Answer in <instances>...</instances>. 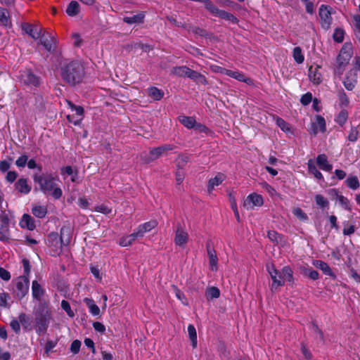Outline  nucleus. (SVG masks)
Masks as SVG:
<instances>
[{"mask_svg": "<svg viewBox=\"0 0 360 360\" xmlns=\"http://www.w3.org/2000/svg\"><path fill=\"white\" fill-rule=\"evenodd\" d=\"M84 68L79 61H72L62 68L61 75L71 85L81 82L84 77Z\"/></svg>", "mask_w": 360, "mask_h": 360, "instance_id": "obj_1", "label": "nucleus"}, {"mask_svg": "<svg viewBox=\"0 0 360 360\" xmlns=\"http://www.w3.org/2000/svg\"><path fill=\"white\" fill-rule=\"evenodd\" d=\"M266 269L273 281L271 285L273 289L283 285L285 281L293 283V271L290 266H284L281 271H278L274 264H269Z\"/></svg>", "mask_w": 360, "mask_h": 360, "instance_id": "obj_2", "label": "nucleus"}, {"mask_svg": "<svg viewBox=\"0 0 360 360\" xmlns=\"http://www.w3.org/2000/svg\"><path fill=\"white\" fill-rule=\"evenodd\" d=\"M34 182L39 184L40 189L44 193L51 192V195L55 199H59L63 194L60 188L56 186L55 183L56 178L51 174L39 175L34 174L33 176Z\"/></svg>", "mask_w": 360, "mask_h": 360, "instance_id": "obj_3", "label": "nucleus"}, {"mask_svg": "<svg viewBox=\"0 0 360 360\" xmlns=\"http://www.w3.org/2000/svg\"><path fill=\"white\" fill-rule=\"evenodd\" d=\"M352 47L351 44H345L341 49L337 58V67L335 69V73L342 75L345 67L349 63L352 56Z\"/></svg>", "mask_w": 360, "mask_h": 360, "instance_id": "obj_4", "label": "nucleus"}, {"mask_svg": "<svg viewBox=\"0 0 360 360\" xmlns=\"http://www.w3.org/2000/svg\"><path fill=\"white\" fill-rule=\"evenodd\" d=\"M176 148L174 145L165 144L157 148H153L150 150L149 157L145 160V162L148 163L155 160L162 155L167 154L168 151L172 150Z\"/></svg>", "mask_w": 360, "mask_h": 360, "instance_id": "obj_5", "label": "nucleus"}, {"mask_svg": "<svg viewBox=\"0 0 360 360\" xmlns=\"http://www.w3.org/2000/svg\"><path fill=\"white\" fill-rule=\"evenodd\" d=\"M67 103L70 108L75 112V115H69L67 116L68 120L75 125H79L84 117V108L80 105H75L70 101H68Z\"/></svg>", "mask_w": 360, "mask_h": 360, "instance_id": "obj_6", "label": "nucleus"}, {"mask_svg": "<svg viewBox=\"0 0 360 360\" xmlns=\"http://www.w3.org/2000/svg\"><path fill=\"white\" fill-rule=\"evenodd\" d=\"M15 292L19 298H22L28 292L29 280L25 276H20L15 281Z\"/></svg>", "mask_w": 360, "mask_h": 360, "instance_id": "obj_7", "label": "nucleus"}, {"mask_svg": "<svg viewBox=\"0 0 360 360\" xmlns=\"http://www.w3.org/2000/svg\"><path fill=\"white\" fill-rule=\"evenodd\" d=\"M206 8L215 16H218L222 19L230 20L233 22H236V18L231 13H229L224 11L218 9L215 6L213 5L212 1H205Z\"/></svg>", "mask_w": 360, "mask_h": 360, "instance_id": "obj_8", "label": "nucleus"}, {"mask_svg": "<svg viewBox=\"0 0 360 360\" xmlns=\"http://www.w3.org/2000/svg\"><path fill=\"white\" fill-rule=\"evenodd\" d=\"M263 198L255 193L250 194L244 200L243 207L248 210H253L255 207H260L263 205Z\"/></svg>", "mask_w": 360, "mask_h": 360, "instance_id": "obj_9", "label": "nucleus"}, {"mask_svg": "<svg viewBox=\"0 0 360 360\" xmlns=\"http://www.w3.org/2000/svg\"><path fill=\"white\" fill-rule=\"evenodd\" d=\"M39 39L40 44L44 46L47 51L52 52L54 51L55 39L49 32L43 30Z\"/></svg>", "mask_w": 360, "mask_h": 360, "instance_id": "obj_10", "label": "nucleus"}, {"mask_svg": "<svg viewBox=\"0 0 360 360\" xmlns=\"http://www.w3.org/2000/svg\"><path fill=\"white\" fill-rule=\"evenodd\" d=\"M188 240V234L181 225L176 228L174 243L176 245L184 247Z\"/></svg>", "mask_w": 360, "mask_h": 360, "instance_id": "obj_11", "label": "nucleus"}, {"mask_svg": "<svg viewBox=\"0 0 360 360\" xmlns=\"http://www.w3.org/2000/svg\"><path fill=\"white\" fill-rule=\"evenodd\" d=\"M157 226V221L151 220L139 225L134 231V232L136 236H138V238H142L146 233L149 232L150 231L155 228Z\"/></svg>", "mask_w": 360, "mask_h": 360, "instance_id": "obj_12", "label": "nucleus"}, {"mask_svg": "<svg viewBox=\"0 0 360 360\" xmlns=\"http://www.w3.org/2000/svg\"><path fill=\"white\" fill-rule=\"evenodd\" d=\"M22 29L34 39H39L43 32V28L39 25L25 24Z\"/></svg>", "mask_w": 360, "mask_h": 360, "instance_id": "obj_13", "label": "nucleus"}, {"mask_svg": "<svg viewBox=\"0 0 360 360\" xmlns=\"http://www.w3.org/2000/svg\"><path fill=\"white\" fill-rule=\"evenodd\" d=\"M227 75L233 79H236V80H238L239 82H245L250 85L253 84L252 80L250 78L246 77L243 72H242L239 70H229Z\"/></svg>", "mask_w": 360, "mask_h": 360, "instance_id": "obj_14", "label": "nucleus"}, {"mask_svg": "<svg viewBox=\"0 0 360 360\" xmlns=\"http://www.w3.org/2000/svg\"><path fill=\"white\" fill-rule=\"evenodd\" d=\"M207 255L209 257V263L210 269L213 271H216L218 269V258L216 254V251L214 248H211L210 245L207 246Z\"/></svg>", "mask_w": 360, "mask_h": 360, "instance_id": "obj_15", "label": "nucleus"}, {"mask_svg": "<svg viewBox=\"0 0 360 360\" xmlns=\"http://www.w3.org/2000/svg\"><path fill=\"white\" fill-rule=\"evenodd\" d=\"M226 179L224 174L219 172L214 178H212L208 181L207 191L211 193L215 186L220 185Z\"/></svg>", "mask_w": 360, "mask_h": 360, "instance_id": "obj_16", "label": "nucleus"}, {"mask_svg": "<svg viewBox=\"0 0 360 360\" xmlns=\"http://www.w3.org/2000/svg\"><path fill=\"white\" fill-rule=\"evenodd\" d=\"M316 164L323 171L330 172L333 169L332 165L328 162L327 156L325 154H321L317 156Z\"/></svg>", "mask_w": 360, "mask_h": 360, "instance_id": "obj_17", "label": "nucleus"}, {"mask_svg": "<svg viewBox=\"0 0 360 360\" xmlns=\"http://www.w3.org/2000/svg\"><path fill=\"white\" fill-rule=\"evenodd\" d=\"M0 24L6 27L12 25L10 13L6 8L0 7Z\"/></svg>", "mask_w": 360, "mask_h": 360, "instance_id": "obj_18", "label": "nucleus"}, {"mask_svg": "<svg viewBox=\"0 0 360 360\" xmlns=\"http://www.w3.org/2000/svg\"><path fill=\"white\" fill-rule=\"evenodd\" d=\"M81 11V5L78 1H70L65 11L69 16L73 17L79 14Z\"/></svg>", "mask_w": 360, "mask_h": 360, "instance_id": "obj_19", "label": "nucleus"}, {"mask_svg": "<svg viewBox=\"0 0 360 360\" xmlns=\"http://www.w3.org/2000/svg\"><path fill=\"white\" fill-rule=\"evenodd\" d=\"M319 67L316 66L313 68L310 67L309 69V77L310 80L316 85L319 84L321 81V74L319 72Z\"/></svg>", "mask_w": 360, "mask_h": 360, "instance_id": "obj_20", "label": "nucleus"}, {"mask_svg": "<svg viewBox=\"0 0 360 360\" xmlns=\"http://www.w3.org/2000/svg\"><path fill=\"white\" fill-rule=\"evenodd\" d=\"M15 186L16 190L24 194H27L31 191V186L28 184L26 179H19L15 183Z\"/></svg>", "mask_w": 360, "mask_h": 360, "instance_id": "obj_21", "label": "nucleus"}, {"mask_svg": "<svg viewBox=\"0 0 360 360\" xmlns=\"http://www.w3.org/2000/svg\"><path fill=\"white\" fill-rule=\"evenodd\" d=\"M22 80L25 84L37 86L39 84V79L30 71L25 72L22 75Z\"/></svg>", "mask_w": 360, "mask_h": 360, "instance_id": "obj_22", "label": "nucleus"}, {"mask_svg": "<svg viewBox=\"0 0 360 360\" xmlns=\"http://www.w3.org/2000/svg\"><path fill=\"white\" fill-rule=\"evenodd\" d=\"M145 14L143 12H141L131 16H125L123 18V21L127 24H139L143 22Z\"/></svg>", "mask_w": 360, "mask_h": 360, "instance_id": "obj_23", "label": "nucleus"}, {"mask_svg": "<svg viewBox=\"0 0 360 360\" xmlns=\"http://www.w3.org/2000/svg\"><path fill=\"white\" fill-rule=\"evenodd\" d=\"M19 321L25 330H30L32 328V317L26 314L22 313L18 316Z\"/></svg>", "mask_w": 360, "mask_h": 360, "instance_id": "obj_24", "label": "nucleus"}, {"mask_svg": "<svg viewBox=\"0 0 360 360\" xmlns=\"http://www.w3.org/2000/svg\"><path fill=\"white\" fill-rule=\"evenodd\" d=\"M136 238H138V236H136L135 232H134L131 234L120 238L119 240V245L122 247L130 246L133 244Z\"/></svg>", "mask_w": 360, "mask_h": 360, "instance_id": "obj_25", "label": "nucleus"}, {"mask_svg": "<svg viewBox=\"0 0 360 360\" xmlns=\"http://www.w3.org/2000/svg\"><path fill=\"white\" fill-rule=\"evenodd\" d=\"M178 120L181 124L188 129H193L195 126L196 121L193 117L180 115Z\"/></svg>", "mask_w": 360, "mask_h": 360, "instance_id": "obj_26", "label": "nucleus"}, {"mask_svg": "<svg viewBox=\"0 0 360 360\" xmlns=\"http://www.w3.org/2000/svg\"><path fill=\"white\" fill-rule=\"evenodd\" d=\"M32 214L38 218H44L47 214V207L44 205H35L32 209Z\"/></svg>", "mask_w": 360, "mask_h": 360, "instance_id": "obj_27", "label": "nucleus"}, {"mask_svg": "<svg viewBox=\"0 0 360 360\" xmlns=\"http://www.w3.org/2000/svg\"><path fill=\"white\" fill-rule=\"evenodd\" d=\"M22 228H27L29 230H33L35 228L34 219L28 214H24L20 221Z\"/></svg>", "mask_w": 360, "mask_h": 360, "instance_id": "obj_28", "label": "nucleus"}, {"mask_svg": "<svg viewBox=\"0 0 360 360\" xmlns=\"http://www.w3.org/2000/svg\"><path fill=\"white\" fill-rule=\"evenodd\" d=\"M338 105L341 108H345L349 105V99L343 90L338 92Z\"/></svg>", "mask_w": 360, "mask_h": 360, "instance_id": "obj_29", "label": "nucleus"}, {"mask_svg": "<svg viewBox=\"0 0 360 360\" xmlns=\"http://www.w3.org/2000/svg\"><path fill=\"white\" fill-rule=\"evenodd\" d=\"M84 302L89 307V311L92 315L98 316L100 314V309L92 299L86 297L84 298Z\"/></svg>", "mask_w": 360, "mask_h": 360, "instance_id": "obj_30", "label": "nucleus"}, {"mask_svg": "<svg viewBox=\"0 0 360 360\" xmlns=\"http://www.w3.org/2000/svg\"><path fill=\"white\" fill-rule=\"evenodd\" d=\"M32 290L33 297L37 300H40L44 295V290L37 281H34L32 282Z\"/></svg>", "mask_w": 360, "mask_h": 360, "instance_id": "obj_31", "label": "nucleus"}, {"mask_svg": "<svg viewBox=\"0 0 360 360\" xmlns=\"http://www.w3.org/2000/svg\"><path fill=\"white\" fill-rule=\"evenodd\" d=\"M314 264L316 267L321 269L326 275L335 277V275L333 273L330 267L326 262L321 260H317L314 263Z\"/></svg>", "mask_w": 360, "mask_h": 360, "instance_id": "obj_32", "label": "nucleus"}, {"mask_svg": "<svg viewBox=\"0 0 360 360\" xmlns=\"http://www.w3.org/2000/svg\"><path fill=\"white\" fill-rule=\"evenodd\" d=\"M148 91V96L155 101H160L164 96L163 91L157 87H150Z\"/></svg>", "mask_w": 360, "mask_h": 360, "instance_id": "obj_33", "label": "nucleus"}, {"mask_svg": "<svg viewBox=\"0 0 360 360\" xmlns=\"http://www.w3.org/2000/svg\"><path fill=\"white\" fill-rule=\"evenodd\" d=\"M316 205L321 209H325L328 207L329 201L323 195L321 194H316L314 197Z\"/></svg>", "mask_w": 360, "mask_h": 360, "instance_id": "obj_34", "label": "nucleus"}, {"mask_svg": "<svg viewBox=\"0 0 360 360\" xmlns=\"http://www.w3.org/2000/svg\"><path fill=\"white\" fill-rule=\"evenodd\" d=\"M190 71V68L186 66H178L174 67L172 72V74L179 76V77H188V72Z\"/></svg>", "mask_w": 360, "mask_h": 360, "instance_id": "obj_35", "label": "nucleus"}, {"mask_svg": "<svg viewBox=\"0 0 360 360\" xmlns=\"http://www.w3.org/2000/svg\"><path fill=\"white\" fill-rule=\"evenodd\" d=\"M188 333L189 335V338L191 341L192 346L193 348L197 347L198 340H197V333L196 330L193 325L190 324L188 326Z\"/></svg>", "mask_w": 360, "mask_h": 360, "instance_id": "obj_36", "label": "nucleus"}, {"mask_svg": "<svg viewBox=\"0 0 360 360\" xmlns=\"http://www.w3.org/2000/svg\"><path fill=\"white\" fill-rule=\"evenodd\" d=\"M346 184L349 188H350L353 190H356L360 186L359 181L358 179V178L355 176H348L346 180Z\"/></svg>", "mask_w": 360, "mask_h": 360, "instance_id": "obj_37", "label": "nucleus"}, {"mask_svg": "<svg viewBox=\"0 0 360 360\" xmlns=\"http://www.w3.org/2000/svg\"><path fill=\"white\" fill-rule=\"evenodd\" d=\"M319 15L321 18L325 22L326 24L330 23V13L328 10V8L324 5H322L319 9Z\"/></svg>", "mask_w": 360, "mask_h": 360, "instance_id": "obj_38", "label": "nucleus"}, {"mask_svg": "<svg viewBox=\"0 0 360 360\" xmlns=\"http://www.w3.org/2000/svg\"><path fill=\"white\" fill-rule=\"evenodd\" d=\"M292 56L297 63L301 64L304 62V57L300 47L296 46L293 49Z\"/></svg>", "mask_w": 360, "mask_h": 360, "instance_id": "obj_39", "label": "nucleus"}, {"mask_svg": "<svg viewBox=\"0 0 360 360\" xmlns=\"http://www.w3.org/2000/svg\"><path fill=\"white\" fill-rule=\"evenodd\" d=\"M307 165L309 172L312 174L316 179H322L323 178L322 174L316 169L313 160H309Z\"/></svg>", "mask_w": 360, "mask_h": 360, "instance_id": "obj_40", "label": "nucleus"}, {"mask_svg": "<svg viewBox=\"0 0 360 360\" xmlns=\"http://www.w3.org/2000/svg\"><path fill=\"white\" fill-rule=\"evenodd\" d=\"M352 23L354 27V32L356 37L360 36V16L354 15L352 18Z\"/></svg>", "mask_w": 360, "mask_h": 360, "instance_id": "obj_41", "label": "nucleus"}, {"mask_svg": "<svg viewBox=\"0 0 360 360\" xmlns=\"http://www.w3.org/2000/svg\"><path fill=\"white\" fill-rule=\"evenodd\" d=\"M343 84L347 90L352 91L355 87V85L356 84V79L354 76L352 77H351L350 76H347L345 79Z\"/></svg>", "mask_w": 360, "mask_h": 360, "instance_id": "obj_42", "label": "nucleus"}, {"mask_svg": "<svg viewBox=\"0 0 360 360\" xmlns=\"http://www.w3.org/2000/svg\"><path fill=\"white\" fill-rule=\"evenodd\" d=\"M219 295L220 291L217 287H211L206 290V297L208 300L218 298Z\"/></svg>", "mask_w": 360, "mask_h": 360, "instance_id": "obj_43", "label": "nucleus"}, {"mask_svg": "<svg viewBox=\"0 0 360 360\" xmlns=\"http://www.w3.org/2000/svg\"><path fill=\"white\" fill-rule=\"evenodd\" d=\"M49 318H46V316H44V317L37 316L36 317V322H37V324L38 325L39 329L40 330L42 331V330H45L46 329L48 323H49Z\"/></svg>", "mask_w": 360, "mask_h": 360, "instance_id": "obj_44", "label": "nucleus"}, {"mask_svg": "<svg viewBox=\"0 0 360 360\" xmlns=\"http://www.w3.org/2000/svg\"><path fill=\"white\" fill-rule=\"evenodd\" d=\"M347 117H348V113L347 112L346 110L345 109H342L340 112L339 114L338 115V116L336 117L335 118V121L336 122H338L339 124L340 125H343L347 120Z\"/></svg>", "mask_w": 360, "mask_h": 360, "instance_id": "obj_45", "label": "nucleus"}, {"mask_svg": "<svg viewBox=\"0 0 360 360\" xmlns=\"http://www.w3.org/2000/svg\"><path fill=\"white\" fill-rule=\"evenodd\" d=\"M276 124L281 129L282 131L285 132H288L290 131L289 124L282 118L276 117Z\"/></svg>", "mask_w": 360, "mask_h": 360, "instance_id": "obj_46", "label": "nucleus"}, {"mask_svg": "<svg viewBox=\"0 0 360 360\" xmlns=\"http://www.w3.org/2000/svg\"><path fill=\"white\" fill-rule=\"evenodd\" d=\"M339 202V204L345 210H350V203L349 200L343 196L342 195L341 196H338V198L337 199Z\"/></svg>", "mask_w": 360, "mask_h": 360, "instance_id": "obj_47", "label": "nucleus"}, {"mask_svg": "<svg viewBox=\"0 0 360 360\" xmlns=\"http://www.w3.org/2000/svg\"><path fill=\"white\" fill-rule=\"evenodd\" d=\"M0 226H6V228H9L8 214L4 211L0 213Z\"/></svg>", "mask_w": 360, "mask_h": 360, "instance_id": "obj_48", "label": "nucleus"}, {"mask_svg": "<svg viewBox=\"0 0 360 360\" xmlns=\"http://www.w3.org/2000/svg\"><path fill=\"white\" fill-rule=\"evenodd\" d=\"M9 239V228L0 226V240L7 241Z\"/></svg>", "mask_w": 360, "mask_h": 360, "instance_id": "obj_49", "label": "nucleus"}, {"mask_svg": "<svg viewBox=\"0 0 360 360\" xmlns=\"http://www.w3.org/2000/svg\"><path fill=\"white\" fill-rule=\"evenodd\" d=\"M210 69L212 72L214 73H219V74H224L228 75L229 70L225 69L221 66L217 65H210Z\"/></svg>", "mask_w": 360, "mask_h": 360, "instance_id": "obj_50", "label": "nucleus"}, {"mask_svg": "<svg viewBox=\"0 0 360 360\" xmlns=\"http://www.w3.org/2000/svg\"><path fill=\"white\" fill-rule=\"evenodd\" d=\"M333 39L336 42H342L344 39V31L341 29H336L333 33Z\"/></svg>", "mask_w": 360, "mask_h": 360, "instance_id": "obj_51", "label": "nucleus"}, {"mask_svg": "<svg viewBox=\"0 0 360 360\" xmlns=\"http://www.w3.org/2000/svg\"><path fill=\"white\" fill-rule=\"evenodd\" d=\"M9 298V295L8 293L2 292L0 293V307L4 308H9V304L7 301Z\"/></svg>", "mask_w": 360, "mask_h": 360, "instance_id": "obj_52", "label": "nucleus"}, {"mask_svg": "<svg viewBox=\"0 0 360 360\" xmlns=\"http://www.w3.org/2000/svg\"><path fill=\"white\" fill-rule=\"evenodd\" d=\"M61 307L62 309L67 312L68 316L70 317H73L75 316L74 312L71 309L70 305L69 302L66 300H62L61 302Z\"/></svg>", "mask_w": 360, "mask_h": 360, "instance_id": "obj_53", "label": "nucleus"}, {"mask_svg": "<svg viewBox=\"0 0 360 360\" xmlns=\"http://www.w3.org/2000/svg\"><path fill=\"white\" fill-rule=\"evenodd\" d=\"M292 213L295 216H296L298 219L301 220H307V215L302 211L301 208L296 207L292 210Z\"/></svg>", "mask_w": 360, "mask_h": 360, "instance_id": "obj_54", "label": "nucleus"}, {"mask_svg": "<svg viewBox=\"0 0 360 360\" xmlns=\"http://www.w3.org/2000/svg\"><path fill=\"white\" fill-rule=\"evenodd\" d=\"M28 160V157L26 155L20 156L15 161V165L18 167H24Z\"/></svg>", "mask_w": 360, "mask_h": 360, "instance_id": "obj_55", "label": "nucleus"}, {"mask_svg": "<svg viewBox=\"0 0 360 360\" xmlns=\"http://www.w3.org/2000/svg\"><path fill=\"white\" fill-rule=\"evenodd\" d=\"M312 100V94L309 92L302 96L300 102L304 105H307Z\"/></svg>", "mask_w": 360, "mask_h": 360, "instance_id": "obj_56", "label": "nucleus"}, {"mask_svg": "<svg viewBox=\"0 0 360 360\" xmlns=\"http://www.w3.org/2000/svg\"><path fill=\"white\" fill-rule=\"evenodd\" d=\"M358 135H359L358 130L354 127L350 129V131L349 132V135H348L349 141H350L352 142L356 141L358 139Z\"/></svg>", "mask_w": 360, "mask_h": 360, "instance_id": "obj_57", "label": "nucleus"}, {"mask_svg": "<svg viewBox=\"0 0 360 360\" xmlns=\"http://www.w3.org/2000/svg\"><path fill=\"white\" fill-rule=\"evenodd\" d=\"M72 39H73V44L75 46L79 47L82 44V39L78 33H72Z\"/></svg>", "mask_w": 360, "mask_h": 360, "instance_id": "obj_58", "label": "nucleus"}, {"mask_svg": "<svg viewBox=\"0 0 360 360\" xmlns=\"http://www.w3.org/2000/svg\"><path fill=\"white\" fill-rule=\"evenodd\" d=\"M81 347V342L78 340H74L70 346V351L73 354H77L79 352Z\"/></svg>", "mask_w": 360, "mask_h": 360, "instance_id": "obj_59", "label": "nucleus"}, {"mask_svg": "<svg viewBox=\"0 0 360 360\" xmlns=\"http://www.w3.org/2000/svg\"><path fill=\"white\" fill-rule=\"evenodd\" d=\"M95 211L108 214L112 212V210L105 205H101L95 207Z\"/></svg>", "mask_w": 360, "mask_h": 360, "instance_id": "obj_60", "label": "nucleus"}, {"mask_svg": "<svg viewBox=\"0 0 360 360\" xmlns=\"http://www.w3.org/2000/svg\"><path fill=\"white\" fill-rule=\"evenodd\" d=\"M11 328L14 330L15 333H19L20 331V323L18 320L13 319L10 323Z\"/></svg>", "mask_w": 360, "mask_h": 360, "instance_id": "obj_61", "label": "nucleus"}, {"mask_svg": "<svg viewBox=\"0 0 360 360\" xmlns=\"http://www.w3.org/2000/svg\"><path fill=\"white\" fill-rule=\"evenodd\" d=\"M185 178V174L182 170L178 169L175 174L176 182L178 185H180Z\"/></svg>", "mask_w": 360, "mask_h": 360, "instance_id": "obj_62", "label": "nucleus"}, {"mask_svg": "<svg viewBox=\"0 0 360 360\" xmlns=\"http://www.w3.org/2000/svg\"><path fill=\"white\" fill-rule=\"evenodd\" d=\"M267 236L271 241L278 242L281 238V236L275 231H268Z\"/></svg>", "mask_w": 360, "mask_h": 360, "instance_id": "obj_63", "label": "nucleus"}, {"mask_svg": "<svg viewBox=\"0 0 360 360\" xmlns=\"http://www.w3.org/2000/svg\"><path fill=\"white\" fill-rule=\"evenodd\" d=\"M349 275L357 283H360V274H359L355 269H350Z\"/></svg>", "mask_w": 360, "mask_h": 360, "instance_id": "obj_64", "label": "nucleus"}]
</instances>
